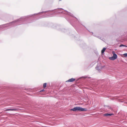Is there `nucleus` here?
<instances>
[{
    "label": "nucleus",
    "instance_id": "5",
    "mask_svg": "<svg viewBox=\"0 0 127 127\" xmlns=\"http://www.w3.org/2000/svg\"><path fill=\"white\" fill-rule=\"evenodd\" d=\"M113 115V114H108V113H107V114H105L104 115L105 116H111V115Z\"/></svg>",
    "mask_w": 127,
    "mask_h": 127
},
{
    "label": "nucleus",
    "instance_id": "10",
    "mask_svg": "<svg viewBox=\"0 0 127 127\" xmlns=\"http://www.w3.org/2000/svg\"><path fill=\"white\" fill-rule=\"evenodd\" d=\"M44 91V90H41V91Z\"/></svg>",
    "mask_w": 127,
    "mask_h": 127
},
{
    "label": "nucleus",
    "instance_id": "9",
    "mask_svg": "<svg viewBox=\"0 0 127 127\" xmlns=\"http://www.w3.org/2000/svg\"><path fill=\"white\" fill-rule=\"evenodd\" d=\"M120 47H122V46H126V47H127V46H125V45H123V44H121V45H120Z\"/></svg>",
    "mask_w": 127,
    "mask_h": 127
},
{
    "label": "nucleus",
    "instance_id": "3",
    "mask_svg": "<svg viewBox=\"0 0 127 127\" xmlns=\"http://www.w3.org/2000/svg\"><path fill=\"white\" fill-rule=\"evenodd\" d=\"M17 110L16 109H5L4 110V111H16Z\"/></svg>",
    "mask_w": 127,
    "mask_h": 127
},
{
    "label": "nucleus",
    "instance_id": "6",
    "mask_svg": "<svg viewBox=\"0 0 127 127\" xmlns=\"http://www.w3.org/2000/svg\"><path fill=\"white\" fill-rule=\"evenodd\" d=\"M121 56L123 57H127V53L124 54L123 55H121Z\"/></svg>",
    "mask_w": 127,
    "mask_h": 127
},
{
    "label": "nucleus",
    "instance_id": "1",
    "mask_svg": "<svg viewBox=\"0 0 127 127\" xmlns=\"http://www.w3.org/2000/svg\"><path fill=\"white\" fill-rule=\"evenodd\" d=\"M70 110L74 112L77 111H87V109L86 108H84L80 107H76L73 108V109H71Z\"/></svg>",
    "mask_w": 127,
    "mask_h": 127
},
{
    "label": "nucleus",
    "instance_id": "8",
    "mask_svg": "<svg viewBox=\"0 0 127 127\" xmlns=\"http://www.w3.org/2000/svg\"><path fill=\"white\" fill-rule=\"evenodd\" d=\"M46 85H47V84H46V83H44V84H43V88H45L46 87Z\"/></svg>",
    "mask_w": 127,
    "mask_h": 127
},
{
    "label": "nucleus",
    "instance_id": "7",
    "mask_svg": "<svg viewBox=\"0 0 127 127\" xmlns=\"http://www.w3.org/2000/svg\"><path fill=\"white\" fill-rule=\"evenodd\" d=\"M106 48H104L102 50H101V53L102 54L105 52V50H106Z\"/></svg>",
    "mask_w": 127,
    "mask_h": 127
},
{
    "label": "nucleus",
    "instance_id": "4",
    "mask_svg": "<svg viewBox=\"0 0 127 127\" xmlns=\"http://www.w3.org/2000/svg\"><path fill=\"white\" fill-rule=\"evenodd\" d=\"M75 80V79L72 78L71 79H70L68 80L67 81L68 82H72L74 81Z\"/></svg>",
    "mask_w": 127,
    "mask_h": 127
},
{
    "label": "nucleus",
    "instance_id": "2",
    "mask_svg": "<svg viewBox=\"0 0 127 127\" xmlns=\"http://www.w3.org/2000/svg\"><path fill=\"white\" fill-rule=\"evenodd\" d=\"M112 53L113 54V56L110 57L109 59L110 60H114L117 59V55L115 53V52L114 51H112Z\"/></svg>",
    "mask_w": 127,
    "mask_h": 127
}]
</instances>
